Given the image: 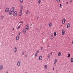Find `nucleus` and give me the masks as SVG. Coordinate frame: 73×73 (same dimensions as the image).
<instances>
[{
  "mask_svg": "<svg viewBox=\"0 0 73 73\" xmlns=\"http://www.w3.org/2000/svg\"><path fill=\"white\" fill-rule=\"evenodd\" d=\"M70 3H72V0H70Z\"/></svg>",
  "mask_w": 73,
  "mask_h": 73,
  "instance_id": "nucleus-35",
  "label": "nucleus"
},
{
  "mask_svg": "<svg viewBox=\"0 0 73 73\" xmlns=\"http://www.w3.org/2000/svg\"><path fill=\"white\" fill-rule=\"evenodd\" d=\"M23 33H25L26 32V29H24L23 30Z\"/></svg>",
  "mask_w": 73,
  "mask_h": 73,
  "instance_id": "nucleus-16",
  "label": "nucleus"
},
{
  "mask_svg": "<svg viewBox=\"0 0 73 73\" xmlns=\"http://www.w3.org/2000/svg\"><path fill=\"white\" fill-rule=\"evenodd\" d=\"M25 73H27V72H26Z\"/></svg>",
  "mask_w": 73,
  "mask_h": 73,
  "instance_id": "nucleus-53",
  "label": "nucleus"
},
{
  "mask_svg": "<svg viewBox=\"0 0 73 73\" xmlns=\"http://www.w3.org/2000/svg\"><path fill=\"white\" fill-rule=\"evenodd\" d=\"M19 36H17L16 37V40H19Z\"/></svg>",
  "mask_w": 73,
  "mask_h": 73,
  "instance_id": "nucleus-12",
  "label": "nucleus"
},
{
  "mask_svg": "<svg viewBox=\"0 0 73 73\" xmlns=\"http://www.w3.org/2000/svg\"><path fill=\"white\" fill-rule=\"evenodd\" d=\"M52 23H50V24L49 25V27H51V26H52Z\"/></svg>",
  "mask_w": 73,
  "mask_h": 73,
  "instance_id": "nucleus-15",
  "label": "nucleus"
},
{
  "mask_svg": "<svg viewBox=\"0 0 73 73\" xmlns=\"http://www.w3.org/2000/svg\"><path fill=\"white\" fill-rule=\"evenodd\" d=\"M21 8L22 9H23V6H21Z\"/></svg>",
  "mask_w": 73,
  "mask_h": 73,
  "instance_id": "nucleus-28",
  "label": "nucleus"
},
{
  "mask_svg": "<svg viewBox=\"0 0 73 73\" xmlns=\"http://www.w3.org/2000/svg\"><path fill=\"white\" fill-rule=\"evenodd\" d=\"M54 68H53V70H54Z\"/></svg>",
  "mask_w": 73,
  "mask_h": 73,
  "instance_id": "nucleus-48",
  "label": "nucleus"
},
{
  "mask_svg": "<svg viewBox=\"0 0 73 73\" xmlns=\"http://www.w3.org/2000/svg\"><path fill=\"white\" fill-rule=\"evenodd\" d=\"M61 54V53H60V52H59L58 53V56H60Z\"/></svg>",
  "mask_w": 73,
  "mask_h": 73,
  "instance_id": "nucleus-14",
  "label": "nucleus"
},
{
  "mask_svg": "<svg viewBox=\"0 0 73 73\" xmlns=\"http://www.w3.org/2000/svg\"><path fill=\"white\" fill-rule=\"evenodd\" d=\"M52 53H53V52H51V53H50V54H52Z\"/></svg>",
  "mask_w": 73,
  "mask_h": 73,
  "instance_id": "nucleus-46",
  "label": "nucleus"
},
{
  "mask_svg": "<svg viewBox=\"0 0 73 73\" xmlns=\"http://www.w3.org/2000/svg\"><path fill=\"white\" fill-rule=\"evenodd\" d=\"M44 67L45 68V69H47V66L46 65H45V66H44Z\"/></svg>",
  "mask_w": 73,
  "mask_h": 73,
  "instance_id": "nucleus-25",
  "label": "nucleus"
},
{
  "mask_svg": "<svg viewBox=\"0 0 73 73\" xmlns=\"http://www.w3.org/2000/svg\"><path fill=\"white\" fill-rule=\"evenodd\" d=\"M37 53H36V54H35V56L37 57Z\"/></svg>",
  "mask_w": 73,
  "mask_h": 73,
  "instance_id": "nucleus-26",
  "label": "nucleus"
},
{
  "mask_svg": "<svg viewBox=\"0 0 73 73\" xmlns=\"http://www.w3.org/2000/svg\"><path fill=\"white\" fill-rule=\"evenodd\" d=\"M56 62H54V64H56Z\"/></svg>",
  "mask_w": 73,
  "mask_h": 73,
  "instance_id": "nucleus-45",
  "label": "nucleus"
},
{
  "mask_svg": "<svg viewBox=\"0 0 73 73\" xmlns=\"http://www.w3.org/2000/svg\"><path fill=\"white\" fill-rule=\"evenodd\" d=\"M57 35V34L55 32L54 33V36H56Z\"/></svg>",
  "mask_w": 73,
  "mask_h": 73,
  "instance_id": "nucleus-24",
  "label": "nucleus"
},
{
  "mask_svg": "<svg viewBox=\"0 0 73 73\" xmlns=\"http://www.w3.org/2000/svg\"><path fill=\"white\" fill-rule=\"evenodd\" d=\"M62 5H61V4H60V6H59V7L60 8H61V6H62Z\"/></svg>",
  "mask_w": 73,
  "mask_h": 73,
  "instance_id": "nucleus-27",
  "label": "nucleus"
},
{
  "mask_svg": "<svg viewBox=\"0 0 73 73\" xmlns=\"http://www.w3.org/2000/svg\"><path fill=\"white\" fill-rule=\"evenodd\" d=\"M39 60H41L42 59V56H40L39 58Z\"/></svg>",
  "mask_w": 73,
  "mask_h": 73,
  "instance_id": "nucleus-9",
  "label": "nucleus"
},
{
  "mask_svg": "<svg viewBox=\"0 0 73 73\" xmlns=\"http://www.w3.org/2000/svg\"><path fill=\"white\" fill-rule=\"evenodd\" d=\"M41 27H42V26H41V27H40V29H41Z\"/></svg>",
  "mask_w": 73,
  "mask_h": 73,
  "instance_id": "nucleus-41",
  "label": "nucleus"
},
{
  "mask_svg": "<svg viewBox=\"0 0 73 73\" xmlns=\"http://www.w3.org/2000/svg\"><path fill=\"white\" fill-rule=\"evenodd\" d=\"M29 25H27L26 26V29H27V31L29 30Z\"/></svg>",
  "mask_w": 73,
  "mask_h": 73,
  "instance_id": "nucleus-3",
  "label": "nucleus"
},
{
  "mask_svg": "<svg viewBox=\"0 0 73 73\" xmlns=\"http://www.w3.org/2000/svg\"><path fill=\"white\" fill-rule=\"evenodd\" d=\"M20 34H21V32H19L18 34L19 36H20Z\"/></svg>",
  "mask_w": 73,
  "mask_h": 73,
  "instance_id": "nucleus-33",
  "label": "nucleus"
},
{
  "mask_svg": "<svg viewBox=\"0 0 73 73\" xmlns=\"http://www.w3.org/2000/svg\"><path fill=\"white\" fill-rule=\"evenodd\" d=\"M57 59H56V60H55V62H57Z\"/></svg>",
  "mask_w": 73,
  "mask_h": 73,
  "instance_id": "nucleus-34",
  "label": "nucleus"
},
{
  "mask_svg": "<svg viewBox=\"0 0 73 73\" xmlns=\"http://www.w3.org/2000/svg\"><path fill=\"white\" fill-rule=\"evenodd\" d=\"M62 24H65V19H64L62 21Z\"/></svg>",
  "mask_w": 73,
  "mask_h": 73,
  "instance_id": "nucleus-6",
  "label": "nucleus"
},
{
  "mask_svg": "<svg viewBox=\"0 0 73 73\" xmlns=\"http://www.w3.org/2000/svg\"><path fill=\"white\" fill-rule=\"evenodd\" d=\"M26 14L27 15H28V14H29V11H27L26 12Z\"/></svg>",
  "mask_w": 73,
  "mask_h": 73,
  "instance_id": "nucleus-19",
  "label": "nucleus"
},
{
  "mask_svg": "<svg viewBox=\"0 0 73 73\" xmlns=\"http://www.w3.org/2000/svg\"><path fill=\"white\" fill-rule=\"evenodd\" d=\"M27 54H26L25 55V57H27Z\"/></svg>",
  "mask_w": 73,
  "mask_h": 73,
  "instance_id": "nucleus-39",
  "label": "nucleus"
},
{
  "mask_svg": "<svg viewBox=\"0 0 73 73\" xmlns=\"http://www.w3.org/2000/svg\"><path fill=\"white\" fill-rule=\"evenodd\" d=\"M32 24H31V26H32Z\"/></svg>",
  "mask_w": 73,
  "mask_h": 73,
  "instance_id": "nucleus-51",
  "label": "nucleus"
},
{
  "mask_svg": "<svg viewBox=\"0 0 73 73\" xmlns=\"http://www.w3.org/2000/svg\"><path fill=\"white\" fill-rule=\"evenodd\" d=\"M56 72H57V71H58V70H56Z\"/></svg>",
  "mask_w": 73,
  "mask_h": 73,
  "instance_id": "nucleus-49",
  "label": "nucleus"
},
{
  "mask_svg": "<svg viewBox=\"0 0 73 73\" xmlns=\"http://www.w3.org/2000/svg\"><path fill=\"white\" fill-rule=\"evenodd\" d=\"M11 11L12 12V13H13V12H14V11H15V8L14 7H12L11 9Z\"/></svg>",
  "mask_w": 73,
  "mask_h": 73,
  "instance_id": "nucleus-2",
  "label": "nucleus"
},
{
  "mask_svg": "<svg viewBox=\"0 0 73 73\" xmlns=\"http://www.w3.org/2000/svg\"><path fill=\"white\" fill-rule=\"evenodd\" d=\"M38 2L39 3H40V2H41V0H39V1H38Z\"/></svg>",
  "mask_w": 73,
  "mask_h": 73,
  "instance_id": "nucleus-38",
  "label": "nucleus"
},
{
  "mask_svg": "<svg viewBox=\"0 0 73 73\" xmlns=\"http://www.w3.org/2000/svg\"><path fill=\"white\" fill-rule=\"evenodd\" d=\"M23 12V10L22 9L20 10V12Z\"/></svg>",
  "mask_w": 73,
  "mask_h": 73,
  "instance_id": "nucleus-32",
  "label": "nucleus"
},
{
  "mask_svg": "<svg viewBox=\"0 0 73 73\" xmlns=\"http://www.w3.org/2000/svg\"><path fill=\"white\" fill-rule=\"evenodd\" d=\"M17 11H16L14 12V13H13V16L14 17L16 16L17 15Z\"/></svg>",
  "mask_w": 73,
  "mask_h": 73,
  "instance_id": "nucleus-1",
  "label": "nucleus"
},
{
  "mask_svg": "<svg viewBox=\"0 0 73 73\" xmlns=\"http://www.w3.org/2000/svg\"><path fill=\"white\" fill-rule=\"evenodd\" d=\"M72 44L73 45V40L72 41Z\"/></svg>",
  "mask_w": 73,
  "mask_h": 73,
  "instance_id": "nucleus-43",
  "label": "nucleus"
},
{
  "mask_svg": "<svg viewBox=\"0 0 73 73\" xmlns=\"http://www.w3.org/2000/svg\"><path fill=\"white\" fill-rule=\"evenodd\" d=\"M20 3H23L24 0H20Z\"/></svg>",
  "mask_w": 73,
  "mask_h": 73,
  "instance_id": "nucleus-22",
  "label": "nucleus"
},
{
  "mask_svg": "<svg viewBox=\"0 0 73 73\" xmlns=\"http://www.w3.org/2000/svg\"><path fill=\"white\" fill-rule=\"evenodd\" d=\"M4 16H1V19H3V18H4Z\"/></svg>",
  "mask_w": 73,
  "mask_h": 73,
  "instance_id": "nucleus-21",
  "label": "nucleus"
},
{
  "mask_svg": "<svg viewBox=\"0 0 73 73\" xmlns=\"http://www.w3.org/2000/svg\"><path fill=\"white\" fill-rule=\"evenodd\" d=\"M39 53V50H37L36 51V53Z\"/></svg>",
  "mask_w": 73,
  "mask_h": 73,
  "instance_id": "nucleus-29",
  "label": "nucleus"
},
{
  "mask_svg": "<svg viewBox=\"0 0 73 73\" xmlns=\"http://www.w3.org/2000/svg\"><path fill=\"white\" fill-rule=\"evenodd\" d=\"M53 35L51 36V38H50V39H51V40L53 39Z\"/></svg>",
  "mask_w": 73,
  "mask_h": 73,
  "instance_id": "nucleus-17",
  "label": "nucleus"
},
{
  "mask_svg": "<svg viewBox=\"0 0 73 73\" xmlns=\"http://www.w3.org/2000/svg\"><path fill=\"white\" fill-rule=\"evenodd\" d=\"M20 28V26H19L18 28H17V29H19Z\"/></svg>",
  "mask_w": 73,
  "mask_h": 73,
  "instance_id": "nucleus-36",
  "label": "nucleus"
},
{
  "mask_svg": "<svg viewBox=\"0 0 73 73\" xmlns=\"http://www.w3.org/2000/svg\"><path fill=\"white\" fill-rule=\"evenodd\" d=\"M6 73H8V72H6Z\"/></svg>",
  "mask_w": 73,
  "mask_h": 73,
  "instance_id": "nucleus-50",
  "label": "nucleus"
},
{
  "mask_svg": "<svg viewBox=\"0 0 73 73\" xmlns=\"http://www.w3.org/2000/svg\"><path fill=\"white\" fill-rule=\"evenodd\" d=\"M14 28H13L12 29L13 31H14Z\"/></svg>",
  "mask_w": 73,
  "mask_h": 73,
  "instance_id": "nucleus-42",
  "label": "nucleus"
},
{
  "mask_svg": "<svg viewBox=\"0 0 73 73\" xmlns=\"http://www.w3.org/2000/svg\"><path fill=\"white\" fill-rule=\"evenodd\" d=\"M70 54H68V57L69 58V57H70Z\"/></svg>",
  "mask_w": 73,
  "mask_h": 73,
  "instance_id": "nucleus-20",
  "label": "nucleus"
},
{
  "mask_svg": "<svg viewBox=\"0 0 73 73\" xmlns=\"http://www.w3.org/2000/svg\"><path fill=\"white\" fill-rule=\"evenodd\" d=\"M17 47H15L14 49V51L15 52H16V51H17Z\"/></svg>",
  "mask_w": 73,
  "mask_h": 73,
  "instance_id": "nucleus-7",
  "label": "nucleus"
},
{
  "mask_svg": "<svg viewBox=\"0 0 73 73\" xmlns=\"http://www.w3.org/2000/svg\"><path fill=\"white\" fill-rule=\"evenodd\" d=\"M37 19L38 20V17L37 18Z\"/></svg>",
  "mask_w": 73,
  "mask_h": 73,
  "instance_id": "nucleus-44",
  "label": "nucleus"
},
{
  "mask_svg": "<svg viewBox=\"0 0 73 73\" xmlns=\"http://www.w3.org/2000/svg\"><path fill=\"white\" fill-rule=\"evenodd\" d=\"M9 14L10 15H11L12 14V11H9Z\"/></svg>",
  "mask_w": 73,
  "mask_h": 73,
  "instance_id": "nucleus-13",
  "label": "nucleus"
},
{
  "mask_svg": "<svg viewBox=\"0 0 73 73\" xmlns=\"http://www.w3.org/2000/svg\"><path fill=\"white\" fill-rule=\"evenodd\" d=\"M48 58H49V56H48Z\"/></svg>",
  "mask_w": 73,
  "mask_h": 73,
  "instance_id": "nucleus-52",
  "label": "nucleus"
},
{
  "mask_svg": "<svg viewBox=\"0 0 73 73\" xmlns=\"http://www.w3.org/2000/svg\"><path fill=\"white\" fill-rule=\"evenodd\" d=\"M71 61L72 62H73V58H71Z\"/></svg>",
  "mask_w": 73,
  "mask_h": 73,
  "instance_id": "nucleus-18",
  "label": "nucleus"
},
{
  "mask_svg": "<svg viewBox=\"0 0 73 73\" xmlns=\"http://www.w3.org/2000/svg\"><path fill=\"white\" fill-rule=\"evenodd\" d=\"M66 4H68V2H67L66 3Z\"/></svg>",
  "mask_w": 73,
  "mask_h": 73,
  "instance_id": "nucleus-47",
  "label": "nucleus"
},
{
  "mask_svg": "<svg viewBox=\"0 0 73 73\" xmlns=\"http://www.w3.org/2000/svg\"><path fill=\"white\" fill-rule=\"evenodd\" d=\"M24 52H23L22 53V55H24Z\"/></svg>",
  "mask_w": 73,
  "mask_h": 73,
  "instance_id": "nucleus-40",
  "label": "nucleus"
},
{
  "mask_svg": "<svg viewBox=\"0 0 73 73\" xmlns=\"http://www.w3.org/2000/svg\"><path fill=\"white\" fill-rule=\"evenodd\" d=\"M20 12L21 14H20V15L19 16H21V15H23V13L22 12Z\"/></svg>",
  "mask_w": 73,
  "mask_h": 73,
  "instance_id": "nucleus-23",
  "label": "nucleus"
},
{
  "mask_svg": "<svg viewBox=\"0 0 73 73\" xmlns=\"http://www.w3.org/2000/svg\"><path fill=\"white\" fill-rule=\"evenodd\" d=\"M6 12H9V8L7 7L6 9L5 10Z\"/></svg>",
  "mask_w": 73,
  "mask_h": 73,
  "instance_id": "nucleus-5",
  "label": "nucleus"
},
{
  "mask_svg": "<svg viewBox=\"0 0 73 73\" xmlns=\"http://www.w3.org/2000/svg\"><path fill=\"white\" fill-rule=\"evenodd\" d=\"M67 28L69 29L70 28V24L68 23L67 25Z\"/></svg>",
  "mask_w": 73,
  "mask_h": 73,
  "instance_id": "nucleus-11",
  "label": "nucleus"
},
{
  "mask_svg": "<svg viewBox=\"0 0 73 73\" xmlns=\"http://www.w3.org/2000/svg\"><path fill=\"white\" fill-rule=\"evenodd\" d=\"M60 0H56L58 3H59V2H60Z\"/></svg>",
  "mask_w": 73,
  "mask_h": 73,
  "instance_id": "nucleus-30",
  "label": "nucleus"
},
{
  "mask_svg": "<svg viewBox=\"0 0 73 73\" xmlns=\"http://www.w3.org/2000/svg\"><path fill=\"white\" fill-rule=\"evenodd\" d=\"M3 69V66L1 65L0 66V70H2Z\"/></svg>",
  "mask_w": 73,
  "mask_h": 73,
  "instance_id": "nucleus-8",
  "label": "nucleus"
},
{
  "mask_svg": "<svg viewBox=\"0 0 73 73\" xmlns=\"http://www.w3.org/2000/svg\"><path fill=\"white\" fill-rule=\"evenodd\" d=\"M20 64H21L20 62L19 61L18 62L17 65L18 66H20Z\"/></svg>",
  "mask_w": 73,
  "mask_h": 73,
  "instance_id": "nucleus-10",
  "label": "nucleus"
},
{
  "mask_svg": "<svg viewBox=\"0 0 73 73\" xmlns=\"http://www.w3.org/2000/svg\"><path fill=\"white\" fill-rule=\"evenodd\" d=\"M65 35V30H63L62 31V36H64Z\"/></svg>",
  "mask_w": 73,
  "mask_h": 73,
  "instance_id": "nucleus-4",
  "label": "nucleus"
},
{
  "mask_svg": "<svg viewBox=\"0 0 73 73\" xmlns=\"http://www.w3.org/2000/svg\"><path fill=\"white\" fill-rule=\"evenodd\" d=\"M23 23V21H20L19 23V24H20V23Z\"/></svg>",
  "mask_w": 73,
  "mask_h": 73,
  "instance_id": "nucleus-31",
  "label": "nucleus"
},
{
  "mask_svg": "<svg viewBox=\"0 0 73 73\" xmlns=\"http://www.w3.org/2000/svg\"><path fill=\"white\" fill-rule=\"evenodd\" d=\"M42 49H43V47H42L41 48V50H42Z\"/></svg>",
  "mask_w": 73,
  "mask_h": 73,
  "instance_id": "nucleus-37",
  "label": "nucleus"
}]
</instances>
